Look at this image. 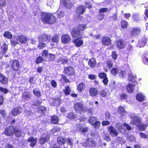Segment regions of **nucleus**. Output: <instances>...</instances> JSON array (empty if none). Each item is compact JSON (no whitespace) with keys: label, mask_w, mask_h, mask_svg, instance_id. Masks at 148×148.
<instances>
[{"label":"nucleus","mask_w":148,"mask_h":148,"mask_svg":"<svg viewBox=\"0 0 148 148\" xmlns=\"http://www.w3.org/2000/svg\"><path fill=\"white\" fill-rule=\"evenodd\" d=\"M40 16L41 21L44 23L52 25L56 22V18L52 14L42 12Z\"/></svg>","instance_id":"f257e3e1"},{"label":"nucleus","mask_w":148,"mask_h":148,"mask_svg":"<svg viewBox=\"0 0 148 148\" xmlns=\"http://www.w3.org/2000/svg\"><path fill=\"white\" fill-rule=\"evenodd\" d=\"M86 27L85 24H79L73 28L71 34L73 38H75L81 35L84 33Z\"/></svg>","instance_id":"f03ea898"},{"label":"nucleus","mask_w":148,"mask_h":148,"mask_svg":"<svg viewBox=\"0 0 148 148\" xmlns=\"http://www.w3.org/2000/svg\"><path fill=\"white\" fill-rule=\"evenodd\" d=\"M50 135L47 132H44L39 139V143L41 145L45 143L50 140Z\"/></svg>","instance_id":"7ed1b4c3"},{"label":"nucleus","mask_w":148,"mask_h":148,"mask_svg":"<svg viewBox=\"0 0 148 148\" xmlns=\"http://www.w3.org/2000/svg\"><path fill=\"white\" fill-rule=\"evenodd\" d=\"M141 32L140 27H134L130 29V35L131 37H136L140 35Z\"/></svg>","instance_id":"20e7f679"},{"label":"nucleus","mask_w":148,"mask_h":148,"mask_svg":"<svg viewBox=\"0 0 148 148\" xmlns=\"http://www.w3.org/2000/svg\"><path fill=\"white\" fill-rule=\"evenodd\" d=\"M130 118L131 119L130 124L135 125L137 127L140 125L142 123L140 118L137 116L132 115Z\"/></svg>","instance_id":"39448f33"},{"label":"nucleus","mask_w":148,"mask_h":148,"mask_svg":"<svg viewBox=\"0 0 148 148\" xmlns=\"http://www.w3.org/2000/svg\"><path fill=\"white\" fill-rule=\"evenodd\" d=\"M14 127L10 125L5 128L3 132L4 134L8 136H12L14 135Z\"/></svg>","instance_id":"423d86ee"},{"label":"nucleus","mask_w":148,"mask_h":148,"mask_svg":"<svg viewBox=\"0 0 148 148\" xmlns=\"http://www.w3.org/2000/svg\"><path fill=\"white\" fill-rule=\"evenodd\" d=\"M103 65V70L105 72H107L108 69H110L113 67L114 63L112 60H108L104 62Z\"/></svg>","instance_id":"0eeeda50"},{"label":"nucleus","mask_w":148,"mask_h":148,"mask_svg":"<svg viewBox=\"0 0 148 148\" xmlns=\"http://www.w3.org/2000/svg\"><path fill=\"white\" fill-rule=\"evenodd\" d=\"M126 43L124 39L122 38L118 39L116 41V45L117 48L118 49H122L124 48L126 46Z\"/></svg>","instance_id":"6e6552de"},{"label":"nucleus","mask_w":148,"mask_h":148,"mask_svg":"<svg viewBox=\"0 0 148 148\" xmlns=\"http://www.w3.org/2000/svg\"><path fill=\"white\" fill-rule=\"evenodd\" d=\"M64 74L69 77L74 75L75 74V70L74 69L70 66L65 67L64 68Z\"/></svg>","instance_id":"1a4fd4ad"},{"label":"nucleus","mask_w":148,"mask_h":148,"mask_svg":"<svg viewBox=\"0 0 148 148\" xmlns=\"http://www.w3.org/2000/svg\"><path fill=\"white\" fill-rule=\"evenodd\" d=\"M73 108L75 111L79 113H81L85 110L84 105L80 102H77L74 105Z\"/></svg>","instance_id":"9d476101"},{"label":"nucleus","mask_w":148,"mask_h":148,"mask_svg":"<svg viewBox=\"0 0 148 148\" xmlns=\"http://www.w3.org/2000/svg\"><path fill=\"white\" fill-rule=\"evenodd\" d=\"M111 38L108 36H103L102 38L101 42L103 45L104 46H110L112 45Z\"/></svg>","instance_id":"9b49d317"},{"label":"nucleus","mask_w":148,"mask_h":148,"mask_svg":"<svg viewBox=\"0 0 148 148\" xmlns=\"http://www.w3.org/2000/svg\"><path fill=\"white\" fill-rule=\"evenodd\" d=\"M96 142L94 139L90 138H87L85 142V144L86 147H92L95 146L97 145Z\"/></svg>","instance_id":"f8f14e48"},{"label":"nucleus","mask_w":148,"mask_h":148,"mask_svg":"<svg viewBox=\"0 0 148 148\" xmlns=\"http://www.w3.org/2000/svg\"><path fill=\"white\" fill-rule=\"evenodd\" d=\"M11 66L14 71H19L20 65L19 62L18 60H13Z\"/></svg>","instance_id":"ddd939ff"},{"label":"nucleus","mask_w":148,"mask_h":148,"mask_svg":"<svg viewBox=\"0 0 148 148\" xmlns=\"http://www.w3.org/2000/svg\"><path fill=\"white\" fill-rule=\"evenodd\" d=\"M86 7L84 5H79L76 10V12L78 15H82L86 11Z\"/></svg>","instance_id":"4468645a"},{"label":"nucleus","mask_w":148,"mask_h":148,"mask_svg":"<svg viewBox=\"0 0 148 148\" xmlns=\"http://www.w3.org/2000/svg\"><path fill=\"white\" fill-rule=\"evenodd\" d=\"M52 101L51 105L53 106H58L60 105L62 102L60 97H57L55 98H52Z\"/></svg>","instance_id":"2eb2a0df"},{"label":"nucleus","mask_w":148,"mask_h":148,"mask_svg":"<svg viewBox=\"0 0 148 148\" xmlns=\"http://www.w3.org/2000/svg\"><path fill=\"white\" fill-rule=\"evenodd\" d=\"M71 40V36L68 34H64L61 37V41L64 44H66L69 43L70 42Z\"/></svg>","instance_id":"dca6fc26"},{"label":"nucleus","mask_w":148,"mask_h":148,"mask_svg":"<svg viewBox=\"0 0 148 148\" xmlns=\"http://www.w3.org/2000/svg\"><path fill=\"white\" fill-rule=\"evenodd\" d=\"M18 40L21 44H25L27 42V36L23 34L17 36Z\"/></svg>","instance_id":"f3484780"},{"label":"nucleus","mask_w":148,"mask_h":148,"mask_svg":"<svg viewBox=\"0 0 148 148\" xmlns=\"http://www.w3.org/2000/svg\"><path fill=\"white\" fill-rule=\"evenodd\" d=\"M73 42L75 45L77 47H79L82 45L83 44V41L81 38L78 37L73 40Z\"/></svg>","instance_id":"a211bd4d"},{"label":"nucleus","mask_w":148,"mask_h":148,"mask_svg":"<svg viewBox=\"0 0 148 148\" xmlns=\"http://www.w3.org/2000/svg\"><path fill=\"white\" fill-rule=\"evenodd\" d=\"M22 108L20 106H18L13 108L11 111V114L13 116H16L20 114L22 112Z\"/></svg>","instance_id":"6ab92c4d"},{"label":"nucleus","mask_w":148,"mask_h":148,"mask_svg":"<svg viewBox=\"0 0 148 148\" xmlns=\"http://www.w3.org/2000/svg\"><path fill=\"white\" fill-rule=\"evenodd\" d=\"M108 129L109 134L112 136H117L118 135L119 132L112 126H108Z\"/></svg>","instance_id":"aec40b11"},{"label":"nucleus","mask_w":148,"mask_h":148,"mask_svg":"<svg viewBox=\"0 0 148 148\" xmlns=\"http://www.w3.org/2000/svg\"><path fill=\"white\" fill-rule=\"evenodd\" d=\"M63 5L66 8L70 9L73 6V3L71 0H62Z\"/></svg>","instance_id":"412c9836"},{"label":"nucleus","mask_w":148,"mask_h":148,"mask_svg":"<svg viewBox=\"0 0 148 148\" xmlns=\"http://www.w3.org/2000/svg\"><path fill=\"white\" fill-rule=\"evenodd\" d=\"M38 40L39 41L42 42L47 41L48 42H50V39L49 38V37L47 35L42 34L39 36Z\"/></svg>","instance_id":"4be33fe9"},{"label":"nucleus","mask_w":148,"mask_h":148,"mask_svg":"<svg viewBox=\"0 0 148 148\" xmlns=\"http://www.w3.org/2000/svg\"><path fill=\"white\" fill-rule=\"evenodd\" d=\"M27 141L29 143H31L30 144V146L33 147L36 144L37 139L36 138H34L33 137L30 136L27 139Z\"/></svg>","instance_id":"5701e85b"},{"label":"nucleus","mask_w":148,"mask_h":148,"mask_svg":"<svg viewBox=\"0 0 148 148\" xmlns=\"http://www.w3.org/2000/svg\"><path fill=\"white\" fill-rule=\"evenodd\" d=\"M89 93L91 97H95L98 93V90L96 88L91 87L89 89Z\"/></svg>","instance_id":"b1692460"},{"label":"nucleus","mask_w":148,"mask_h":148,"mask_svg":"<svg viewBox=\"0 0 148 148\" xmlns=\"http://www.w3.org/2000/svg\"><path fill=\"white\" fill-rule=\"evenodd\" d=\"M135 85H133L131 83H129L126 86V89L127 92L129 93H131L133 92L134 88L135 87Z\"/></svg>","instance_id":"393cba45"},{"label":"nucleus","mask_w":148,"mask_h":148,"mask_svg":"<svg viewBox=\"0 0 148 148\" xmlns=\"http://www.w3.org/2000/svg\"><path fill=\"white\" fill-rule=\"evenodd\" d=\"M8 78L2 73L0 74V82L2 84H6L8 83Z\"/></svg>","instance_id":"a878e982"},{"label":"nucleus","mask_w":148,"mask_h":148,"mask_svg":"<svg viewBox=\"0 0 148 148\" xmlns=\"http://www.w3.org/2000/svg\"><path fill=\"white\" fill-rule=\"evenodd\" d=\"M88 64L89 66L91 68L95 67L97 64V62L95 59L92 58L90 59L88 61Z\"/></svg>","instance_id":"bb28decb"},{"label":"nucleus","mask_w":148,"mask_h":148,"mask_svg":"<svg viewBox=\"0 0 148 148\" xmlns=\"http://www.w3.org/2000/svg\"><path fill=\"white\" fill-rule=\"evenodd\" d=\"M136 98L138 101L142 102L145 100V96L142 93H139L136 94Z\"/></svg>","instance_id":"cd10ccee"},{"label":"nucleus","mask_w":148,"mask_h":148,"mask_svg":"<svg viewBox=\"0 0 148 148\" xmlns=\"http://www.w3.org/2000/svg\"><path fill=\"white\" fill-rule=\"evenodd\" d=\"M120 69L117 66H114L111 70L110 73L113 76H115L119 71Z\"/></svg>","instance_id":"c85d7f7f"},{"label":"nucleus","mask_w":148,"mask_h":148,"mask_svg":"<svg viewBox=\"0 0 148 148\" xmlns=\"http://www.w3.org/2000/svg\"><path fill=\"white\" fill-rule=\"evenodd\" d=\"M14 134H15L16 136L18 138L20 137L22 134L21 130L20 128L18 129L16 127H14Z\"/></svg>","instance_id":"c756f323"},{"label":"nucleus","mask_w":148,"mask_h":148,"mask_svg":"<svg viewBox=\"0 0 148 148\" xmlns=\"http://www.w3.org/2000/svg\"><path fill=\"white\" fill-rule=\"evenodd\" d=\"M147 40L145 38H143L138 41L137 46L140 47H143L146 44Z\"/></svg>","instance_id":"7c9ffc66"},{"label":"nucleus","mask_w":148,"mask_h":148,"mask_svg":"<svg viewBox=\"0 0 148 148\" xmlns=\"http://www.w3.org/2000/svg\"><path fill=\"white\" fill-rule=\"evenodd\" d=\"M57 140L58 143L60 145L64 144L66 140V139L61 136L58 137Z\"/></svg>","instance_id":"2f4dec72"},{"label":"nucleus","mask_w":148,"mask_h":148,"mask_svg":"<svg viewBox=\"0 0 148 148\" xmlns=\"http://www.w3.org/2000/svg\"><path fill=\"white\" fill-rule=\"evenodd\" d=\"M59 118L58 116L56 115L51 116V122L53 124H57L59 122Z\"/></svg>","instance_id":"473e14b6"},{"label":"nucleus","mask_w":148,"mask_h":148,"mask_svg":"<svg viewBox=\"0 0 148 148\" xmlns=\"http://www.w3.org/2000/svg\"><path fill=\"white\" fill-rule=\"evenodd\" d=\"M37 112L38 113L44 115V114L47 111V108L43 106H40L37 108Z\"/></svg>","instance_id":"72a5a7b5"},{"label":"nucleus","mask_w":148,"mask_h":148,"mask_svg":"<svg viewBox=\"0 0 148 148\" xmlns=\"http://www.w3.org/2000/svg\"><path fill=\"white\" fill-rule=\"evenodd\" d=\"M85 88L84 84L82 82L77 86V89L78 92H81L85 89Z\"/></svg>","instance_id":"f704fd0d"},{"label":"nucleus","mask_w":148,"mask_h":148,"mask_svg":"<svg viewBox=\"0 0 148 148\" xmlns=\"http://www.w3.org/2000/svg\"><path fill=\"white\" fill-rule=\"evenodd\" d=\"M63 91L65 96H67L70 94L71 91V89L69 86L65 87V88L63 90Z\"/></svg>","instance_id":"c9c22d12"},{"label":"nucleus","mask_w":148,"mask_h":148,"mask_svg":"<svg viewBox=\"0 0 148 148\" xmlns=\"http://www.w3.org/2000/svg\"><path fill=\"white\" fill-rule=\"evenodd\" d=\"M1 49L2 50L1 53H2V54H5L8 50V45L5 42H4L1 47Z\"/></svg>","instance_id":"e433bc0d"},{"label":"nucleus","mask_w":148,"mask_h":148,"mask_svg":"<svg viewBox=\"0 0 148 148\" xmlns=\"http://www.w3.org/2000/svg\"><path fill=\"white\" fill-rule=\"evenodd\" d=\"M97 117L92 116H90L88 120V123L91 125H92L94 123L97 121Z\"/></svg>","instance_id":"4c0bfd02"},{"label":"nucleus","mask_w":148,"mask_h":148,"mask_svg":"<svg viewBox=\"0 0 148 148\" xmlns=\"http://www.w3.org/2000/svg\"><path fill=\"white\" fill-rule=\"evenodd\" d=\"M99 95L101 97H105L107 96L108 94L107 92L105 89H103L99 91Z\"/></svg>","instance_id":"58836bf2"},{"label":"nucleus","mask_w":148,"mask_h":148,"mask_svg":"<svg viewBox=\"0 0 148 148\" xmlns=\"http://www.w3.org/2000/svg\"><path fill=\"white\" fill-rule=\"evenodd\" d=\"M56 55L51 53H49V55L47 57L48 61L51 62L55 58Z\"/></svg>","instance_id":"ea45409f"},{"label":"nucleus","mask_w":148,"mask_h":148,"mask_svg":"<svg viewBox=\"0 0 148 148\" xmlns=\"http://www.w3.org/2000/svg\"><path fill=\"white\" fill-rule=\"evenodd\" d=\"M121 27L123 28H127L128 25V23L125 20H122L121 22Z\"/></svg>","instance_id":"a19ab883"},{"label":"nucleus","mask_w":148,"mask_h":148,"mask_svg":"<svg viewBox=\"0 0 148 148\" xmlns=\"http://www.w3.org/2000/svg\"><path fill=\"white\" fill-rule=\"evenodd\" d=\"M3 36L9 39L11 38L12 36V34L9 31L5 32L3 34Z\"/></svg>","instance_id":"79ce46f5"},{"label":"nucleus","mask_w":148,"mask_h":148,"mask_svg":"<svg viewBox=\"0 0 148 148\" xmlns=\"http://www.w3.org/2000/svg\"><path fill=\"white\" fill-rule=\"evenodd\" d=\"M46 45L47 44H46L40 41L38 45L37 48L39 49H44Z\"/></svg>","instance_id":"37998d69"},{"label":"nucleus","mask_w":148,"mask_h":148,"mask_svg":"<svg viewBox=\"0 0 148 148\" xmlns=\"http://www.w3.org/2000/svg\"><path fill=\"white\" fill-rule=\"evenodd\" d=\"M147 125L144 124H140L137 126L139 130L140 131H144L146 130Z\"/></svg>","instance_id":"c03bdc74"},{"label":"nucleus","mask_w":148,"mask_h":148,"mask_svg":"<svg viewBox=\"0 0 148 148\" xmlns=\"http://www.w3.org/2000/svg\"><path fill=\"white\" fill-rule=\"evenodd\" d=\"M33 92L34 95L37 97H39L41 95V92L36 90V89H34L33 90Z\"/></svg>","instance_id":"a18cd8bd"},{"label":"nucleus","mask_w":148,"mask_h":148,"mask_svg":"<svg viewBox=\"0 0 148 148\" xmlns=\"http://www.w3.org/2000/svg\"><path fill=\"white\" fill-rule=\"evenodd\" d=\"M49 54L48 51L47 50H44L41 53L42 56L44 58H47Z\"/></svg>","instance_id":"49530a36"},{"label":"nucleus","mask_w":148,"mask_h":148,"mask_svg":"<svg viewBox=\"0 0 148 148\" xmlns=\"http://www.w3.org/2000/svg\"><path fill=\"white\" fill-rule=\"evenodd\" d=\"M101 123L100 121H97L91 125L92 126H93L95 128H98L99 127Z\"/></svg>","instance_id":"de8ad7c7"},{"label":"nucleus","mask_w":148,"mask_h":148,"mask_svg":"<svg viewBox=\"0 0 148 148\" xmlns=\"http://www.w3.org/2000/svg\"><path fill=\"white\" fill-rule=\"evenodd\" d=\"M43 60V58L42 56H39L37 57L36 59V63L38 64L41 62Z\"/></svg>","instance_id":"09e8293b"},{"label":"nucleus","mask_w":148,"mask_h":148,"mask_svg":"<svg viewBox=\"0 0 148 148\" xmlns=\"http://www.w3.org/2000/svg\"><path fill=\"white\" fill-rule=\"evenodd\" d=\"M117 111L118 113L121 114H122L126 112L125 109L121 106H120L118 108Z\"/></svg>","instance_id":"8fccbe9b"},{"label":"nucleus","mask_w":148,"mask_h":148,"mask_svg":"<svg viewBox=\"0 0 148 148\" xmlns=\"http://www.w3.org/2000/svg\"><path fill=\"white\" fill-rule=\"evenodd\" d=\"M96 17L99 20H102L104 18V14L103 13H99L98 15H97Z\"/></svg>","instance_id":"3c124183"},{"label":"nucleus","mask_w":148,"mask_h":148,"mask_svg":"<svg viewBox=\"0 0 148 148\" xmlns=\"http://www.w3.org/2000/svg\"><path fill=\"white\" fill-rule=\"evenodd\" d=\"M52 40L53 42L56 43H58L59 39L58 35L56 34L54 35L52 37Z\"/></svg>","instance_id":"603ef678"},{"label":"nucleus","mask_w":148,"mask_h":148,"mask_svg":"<svg viewBox=\"0 0 148 148\" xmlns=\"http://www.w3.org/2000/svg\"><path fill=\"white\" fill-rule=\"evenodd\" d=\"M128 79L129 81L132 82H136L134 79V75L132 74H130L128 76Z\"/></svg>","instance_id":"864d4df0"},{"label":"nucleus","mask_w":148,"mask_h":148,"mask_svg":"<svg viewBox=\"0 0 148 148\" xmlns=\"http://www.w3.org/2000/svg\"><path fill=\"white\" fill-rule=\"evenodd\" d=\"M42 103V101L37 100L34 102L32 104V105L35 106H40Z\"/></svg>","instance_id":"5fc2aeb1"},{"label":"nucleus","mask_w":148,"mask_h":148,"mask_svg":"<svg viewBox=\"0 0 148 148\" xmlns=\"http://www.w3.org/2000/svg\"><path fill=\"white\" fill-rule=\"evenodd\" d=\"M61 76L62 79L65 82V83L70 82V80L65 75H61Z\"/></svg>","instance_id":"6e6d98bb"},{"label":"nucleus","mask_w":148,"mask_h":148,"mask_svg":"<svg viewBox=\"0 0 148 148\" xmlns=\"http://www.w3.org/2000/svg\"><path fill=\"white\" fill-rule=\"evenodd\" d=\"M111 56L112 59L114 60H116L117 58L118 57L115 51H112Z\"/></svg>","instance_id":"4d7b16f0"},{"label":"nucleus","mask_w":148,"mask_h":148,"mask_svg":"<svg viewBox=\"0 0 148 148\" xmlns=\"http://www.w3.org/2000/svg\"><path fill=\"white\" fill-rule=\"evenodd\" d=\"M68 118L71 119H74L76 118L75 115L72 112H71L68 114Z\"/></svg>","instance_id":"13d9d810"},{"label":"nucleus","mask_w":148,"mask_h":148,"mask_svg":"<svg viewBox=\"0 0 148 148\" xmlns=\"http://www.w3.org/2000/svg\"><path fill=\"white\" fill-rule=\"evenodd\" d=\"M98 76L99 77L100 79H103L107 77L106 74L104 72L100 73Z\"/></svg>","instance_id":"bf43d9fd"},{"label":"nucleus","mask_w":148,"mask_h":148,"mask_svg":"<svg viewBox=\"0 0 148 148\" xmlns=\"http://www.w3.org/2000/svg\"><path fill=\"white\" fill-rule=\"evenodd\" d=\"M120 99L121 100L126 99L128 97L126 93H123L120 95Z\"/></svg>","instance_id":"052dcab7"},{"label":"nucleus","mask_w":148,"mask_h":148,"mask_svg":"<svg viewBox=\"0 0 148 148\" xmlns=\"http://www.w3.org/2000/svg\"><path fill=\"white\" fill-rule=\"evenodd\" d=\"M132 18L134 21L138 22L139 20L138 16L136 14H134L132 16Z\"/></svg>","instance_id":"680f3d73"},{"label":"nucleus","mask_w":148,"mask_h":148,"mask_svg":"<svg viewBox=\"0 0 148 148\" xmlns=\"http://www.w3.org/2000/svg\"><path fill=\"white\" fill-rule=\"evenodd\" d=\"M108 10V8H103L100 9L99 10V13H102L105 12Z\"/></svg>","instance_id":"e2e57ef3"},{"label":"nucleus","mask_w":148,"mask_h":148,"mask_svg":"<svg viewBox=\"0 0 148 148\" xmlns=\"http://www.w3.org/2000/svg\"><path fill=\"white\" fill-rule=\"evenodd\" d=\"M88 77L90 80H93L95 79L96 78L97 76L96 75H95L89 74L88 75Z\"/></svg>","instance_id":"0e129e2a"},{"label":"nucleus","mask_w":148,"mask_h":148,"mask_svg":"<svg viewBox=\"0 0 148 148\" xmlns=\"http://www.w3.org/2000/svg\"><path fill=\"white\" fill-rule=\"evenodd\" d=\"M116 127L118 129V130L120 131L122 130L123 128V126L122 124L119 123H118L116 125Z\"/></svg>","instance_id":"69168bd1"},{"label":"nucleus","mask_w":148,"mask_h":148,"mask_svg":"<svg viewBox=\"0 0 148 148\" xmlns=\"http://www.w3.org/2000/svg\"><path fill=\"white\" fill-rule=\"evenodd\" d=\"M140 136L143 138L145 139L148 138V135L143 132H140Z\"/></svg>","instance_id":"338daca9"},{"label":"nucleus","mask_w":148,"mask_h":148,"mask_svg":"<svg viewBox=\"0 0 148 148\" xmlns=\"http://www.w3.org/2000/svg\"><path fill=\"white\" fill-rule=\"evenodd\" d=\"M133 49V46L131 45H129L127 49V51L129 53L132 52Z\"/></svg>","instance_id":"774afa93"}]
</instances>
